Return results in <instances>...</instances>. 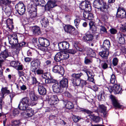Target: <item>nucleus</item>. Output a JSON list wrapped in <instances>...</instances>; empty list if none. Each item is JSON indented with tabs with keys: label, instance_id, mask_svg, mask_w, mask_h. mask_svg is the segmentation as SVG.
<instances>
[{
	"label": "nucleus",
	"instance_id": "1",
	"mask_svg": "<svg viewBox=\"0 0 126 126\" xmlns=\"http://www.w3.org/2000/svg\"><path fill=\"white\" fill-rule=\"evenodd\" d=\"M30 99L27 97L23 98L20 101L18 106L19 109L22 110H28L29 108V101Z\"/></svg>",
	"mask_w": 126,
	"mask_h": 126
},
{
	"label": "nucleus",
	"instance_id": "2",
	"mask_svg": "<svg viewBox=\"0 0 126 126\" xmlns=\"http://www.w3.org/2000/svg\"><path fill=\"white\" fill-rule=\"evenodd\" d=\"M28 12L32 17H35L37 16V5L36 3H33L28 6Z\"/></svg>",
	"mask_w": 126,
	"mask_h": 126
},
{
	"label": "nucleus",
	"instance_id": "3",
	"mask_svg": "<svg viewBox=\"0 0 126 126\" xmlns=\"http://www.w3.org/2000/svg\"><path fill=\"white\" fill-rule=\"evenodd\" d=\"M105 90L109 91L111 93L113 91V90L115 92L116 94H121L122 93V88L119 85L116 84H115L113 87V89L111 87H106L105 88Z\"/></svg>",
	"mask_w": 126,
	"mask_h": 126
},
{
	"label": "nucleus",
	"instance_id": "4",
	"mask_svg": "<svg viewBox=\"0 0 126 126\" xmlns=\"http://www.w3.org/2000/svg\"><path fill=\"white\" fill-rule=\"evenodd\" d=\"M8 38L9 43L12 47L16 45L18 42L17 35L16 33L9 35Z\"/></svg>",
	"mask_w": 126,
	"mask_h": 126
},
{
	"label": "nucleus",
	"instance_id": "5",
	"mask_svg": "<svg viewBox=\"0 0 126 126\" xmlns=\"http://www.w3.org/2000/svg\"><path fill=\"white\" fill-rule=\"evenodd\" d=\"M15 8L18 13L20 15L25 13L26 9L25 6L22 3H19L16 6Z\"/></svg>",
	"mask_w": 126,
	"mask_h": 126
},
{
	"label": "nucleus",
	"instance_id": "6",
	"mask_svg": "<svg viewBox=\"0 0 126 126\" xmlns=\"http://www.w3.org/2000/svg\"><path fill=\"white\" fill-rule=\"evenodd\" d=\"M79 8L81 10H86L90 11L91 10V7L89 3L86 1L82 2L80 4Z\"/></svg>",
	"mask_w": 126,
	"mask_h": 126
},
{
	"label": "nucleus",
	"instance_id": "7",
	"mask_svg": "<svg viewBox=\"0 0 126 126\" xmlns=\"http://www.w3.org/2000/svg\"><path fill=\"white\" fill-rule=\"evenodd\" d=\"M126 16V13L124 8L123 7H119L117 9L116 17L123 18L125 17Z\"/></svg>",
	"mask_w": 126,
	"mask_h": 126
},
{
	"label": "nucleus",
	"instance_id": "8",
	"mask_svg": "<svg viewBox=\"0 0 126 126\" xmlns=\"http://www.w3.org/2000/svg\"><path fill=\"white\" fill-rule=\"evenodd\" d=\"M38 41L40 45L42 47H47L50 45L49 41L46 38L40 37L38 39Z\"/></svg>",
	"mask_w": 126,
	"mask_h": 126
},
{
	"label": "nucleus",
	"instance_id": "9",
	"mask_svg": "<svg viewBox=\"0 0 126 126\" xmlns=\"http://www.w3.org/2000/svg\"><path fill=\"white\" fill-rule=\"evenodd\" d=\"M56 1L54 0H49L45 6V10L49 11L50 9L57 6Z\"/></svg>",
	"mask_w": 126,
	"mask_h": 126
},
{
	"label": "nucleus",
	"instance_id": "10",
	"mask_svg": "<svg viewBox=\"0 0 126 126\" xmlns=\"http://www.w3.org/2000/svg\"><path fill=\"white\" fill-rule=\"evenodd\" d=\"M53 71L55 73H58L63 75L64 73V70L63 67L58 65H55L53 68Z\"/></svg>",
	"mask_w": 126,
	"mask_h": 126
},
{
	"label": "nucleus",
	"instance_id": "11",
	"mask_svg": "<svg viewBox=\"0 0 126 126\" xmlns=\"http://www.w3.org/2000/svg\"><path fill=\"white\" fill-rule=\"evenodd\" d=\"M58 47L59 50H65L69 48V44L67 42L64 41L59 43L58 44Z\"/></svg>",
	"mask_w": 126,
	"mask_h": 126
},
{
	"label": "nucleus",
	"instance_id": "12",
	"mask_svg": "<svg viewBox=\"0 0 126 126\" xmlns=\"http://www.w3.org/2000/svg\"><path fill=\"white\" fill-rule=\"evenodd\" d=\"M61 87L58 83L54 84L52 86V89L53 91L57 93H62L63 91V89L61 88Z\"/></svg>",
	"mask_w": 126,
	"mask_h": 126
},
{
	"label": "nucleus",
	"instance_id": "13",
	"mask_svg": "<svg viewBox=\"0 0 126 126\" xmlns=\"http://www.w3.org/2000/svg\"><path fill=\"white\" fill-rule=\"evenodd\" d=\"M106 107L103 105H99V108L98 109L99 112L102 114L103 117H105L107 116V112L106 111Z\"/></svg>",
	"mask_w": 126,
	"mask_h": 126
},
{
	"label": "nucleus",
	"instance_id": "14",
	"mask_svg": "<svg viewBox=\"0 0 126 126\" xmlns=\"http://www.w3.org/2000/svg\"><path fill=\"white\" fill-rule=\"evenodd\" d=\"M93 36L92 34L86 33L83 37V40L84 41L89 43L93 40Z\"/></svg>",
	"mask_w": 126,
	"mask_h": 126
},
{
	"label": "nucleus",
	"instance_id": "15",
	"mask_svg": "<svg viewBox=\"0 0 126 126\" xmlns=\"http://www.w3.org/2000/svg\"><path fill=\"white\" fill-rule=\"evenodd\" d=\"M63 29L66 32L70 34H72L75 29L73 26L70 25H65L63 26Z\"/></svg>",
	"mask_w": 126,
	"mask_h": 126
},
{
	"label": "nucleus",
	"instance_id": "16",
	"mask_svg": "<svg viewBox=\"0 0 126 126\" xmlns=\"http://www.w3.org/2000/svg\"><path fill=\"white\" fill-rule=\"evenodd\" d=\"M83 74L81 73L78 74L74 73L71 75L72 78L71 79V81L73 84H74V83L76 82L77 80L80 79L79 78Z\"/></svg>",
	"mask_w": 126,
	"mask_h": 126
},
{
	"label": "nucleus",
	"instance_id": "17",
	"mask_svg": "<svg viewBox=\"0 0 126 126\" xmlns=\"http://www.w3.org/2000/svg\"><path fill=\"white\" fill-rule=\"evenodd\" d=\"M110 46V41L108 40H106L103 42V45L101 47L102 50H109Z\"/></svg>",
	"mask_w": 126,
	"mask_h": 126
},
{
	"label": "nucleus",
	"instance_id": "18",
	"mask_svg": "<svg viewBox=\"0 0 126 126\" xmlns=\"http://www.w3.org/2000/svg\"><path fill=\"white\" fill-rule=\"evenodd\" d=\"M112 102L113 106L116 108H120L121 106L120 104L118 101L115 99V97L112 95L110 96Z\"/></svg>",
	"mask_w": 126,
	"mask_h": 126
},
{
	"label": "nucleus",
	"instance_id": "19",
	"mask_svg": "<svg viewBox=\"0 0 126 126\" xmlns=\"http://www.w3.org/2000/svg\"><path fill=\"white\" fill-rule=\"evenodd\" d=\"M60 85L63 88H65V90L68 87V81L67 79L65 78H63L60 81Z\"/></svg>",
	"mask_w": 126,
	"mask_h": 126
},
{
	"label": "nucleus",
	"instance_id": "20",
	"mask_svg": "<svg viewBox=\"0 0 126 126\" xmlns=\"http://www.w3.org/2000/svg\"><path fill=\"white\" fill-rule=\"evenodd\" d=\"M9 55L8 57V59L10 61H12L18 58V55L15 52H13L12 53H9Z\"/></svg>",
	"mask_w": 126,
	"mask_h": 126
},
{
	"label": "nucleus",
	"instance_id": "21",
	"mask_svg": "<svg viewBox=\"0 0 126 126\" xmlns=\"http://www.w3.org/2000/svg\"><path fill=\"white\" fill-rule=\"evenodd\" d=\"M32 31L33 34L36 35H38L41 34V32L39 27L36 26L32 27Z\"/></svg>",
	"mask_w": 126,
	"mask_h": 126
},
{
	"label": "nucleus",
	"instance_id": "22",
	"mask_svg": "<svg viewBox=\"0 0 126 126\" xmlns=\"http://www.w3.org/2000/svg\"><path fill=\"white\" fill-rule=\"evenodd\" d=\"M9 53L7 49H5L4 50L1 51L0 54V58L5 60L6 58L8 57V55H9Z\"/></svg>",
	"mask_w": 126,
	"mask_h": 126
},
{
	"label": "nucleus",
	"instance_id": "23",
	"mask_svg": "<svg viewBox=\"0 0 126 126\" xmlns=\"http://www.w3.org/2000/svg\"><path fill=\"white\" fill-rule=\"evenodd\" d=\"M102 51L99 53V55L102 58L105 59H107L109 54V50H102Z\"/></svg>",
	"mask_w": 126,
	"mask_h": 126
},
{
	"label": "nucleus",
	"instance_id": "24",
	"mask_svg": "<svg viewBox=\"0 0 126 126\" xmlns=\"http://www.w3.org/2000/svg\"><path fill=\"white\" fill-rule=\"evenodd\" d=\"M83 16L84 18L89 20H92L94 18L93 14L84 11L83 14Z\"/></svg>",
	"mask_w": 126,
	"mask_h": 126
},
{
	"label": "nucleus",
	"instance_id": "25",
	"mask_svg": "<svg viewBox=\"0 0 126 126\" xmlns=\"http://www.w3.org/2000/svg\"><path fill=\"white\" fill-rule=\"evenodd\" d=\"M124 36V35L123 34L119 33L118 34V41L120 44H124L125 43Z\"/></svg>",
	"mask_w": 126,
	"mask_h": 126
},
{
	"label": "nucleus",
	"instance_id": "26",
	"mask_svg": "<svg viewBox=\"0 0 126 126\" xmlns=\"http://www.w3.org/2000/svg\"><path fill=\"white\" fill-rule=\"evenodd\" d=\"M103 3L102 0H95L93 3V6L97 9H100L101 6V4Z\"/></svg>",
	"mask_w": 126,
	"mask_h": 126
},
{
	"label": "nucleus",
	"instance_id": "27",
	"mask_svg": "<svg viewBox=\"0 0 126 126\" xmlns=\"http://www.w3.org/2000/svg\"><path fill=\"white\" fill-rule=\"evenodd\" d=\"M38 90L39 94L41 95H44L46 94V89L43 86H39L38 87Z\"/></svg>",
	"mask_w": 126,
	"mask_h": 126
},
{
	"label": "nucleus",
	"instance_id": "28",
	"mask_svg": "<svg viewBox=\"0 0 126 126\" xmlns=\"http://www.w3.org/2000/svg\"><path fill=\"white\" fill-rule=\"evenodd\" d=\"M7 27L10 29L14 28V26L13 24L12 20L10 18L7 19L5 21Z\"/></svg>",
	"mask_w": 126,
	"mask_h": 126
},
{
	"label": "nucleus",
	"instance_id": "29",
	"mask_svg": "<svg viewBox=\"0 0 126 126\" xmlns=\"http://www.w3.org/2000/svg\"><path fill=\"white\" fill-rule=\"evenodd\" d=\"M86 82L85 81L83 80L78 79L77 80L76 82L74 83V84H73L75 86H83L86 84Z\"/></svg>",
	"mask_w": 126,
	"mask_h": 126
},
{
	"label": "nucleus",
	"instance_id": "30",
	"mask_svg": "<svg viewBox=\"0 0 126 126\" xmlns=\"http://www.w3.org/2000/svg\"><path fill=\"white\" fill-rule=\"evenodd\" d=\"M62 53L58 52L55 55L54 58V59L57 62H59L63 60Z\"/></svg>",
	"mask_w": 126,
	"mask_h": 126
},
{
	"label": "nucleus",
	"instance_id": "31",
	"mask_svg": "<svg viewBox=\"0 0 126 126\" xmlns=\"http://www.w3.org/2000/svg\"><path fill=\"white\" fill-rule=\"evenodd\" d=\"M58 99V97L56 95H53L51 96L50 97L49 101L51 103V104L54 105L56 104Z\"/></svg>",
	"mask_w": 126,
	"mask_h": 126
},
{
	"label": "nucleus",
	"instance_id": "32",
	"mask_svg": "<svg viewBox=\"0 0 126 126\" xmlns=\"http://www.w3.org/2000/svg\"><path fill=\"white\" fill-rule=\"evenodd\" d=\"M8 5H4L2 6H0V8L6 13H10L11 11V8L9 6H7Z\"/></svg>",
	"mask_w": 126,
	"mask_h": 126
},
{
	"label": "nucleus",
	"instance_id": "33",
	"mask_svg": "<svg viewBox=\"0 0 126 126\" xmlns=\"http://www.w3.org/2000/svg\"><path fill=\"white\" fill-rule=\"evenodd\" d=\"M42 26L45 27L48 24V19L45 17L42 18L41 21Z\"/></svg>",
	"mask_w": 126,
	"mask_h": 126
},
{
	"label": "nucleus",
	"instance_id": "34",
	"mask_svg": "<svg viewBox=\"0 0 126 126\" xmlns=\"http://www.w3.org/2000/svg\"><path fill=\"white\" fill-rule=\"evenodd\" d=\"M107 5L106 3L104 2L103 1V3L101 4V7L100 8L101 10L102 11L105 12V16L107 17V16H106V14L107 13Z\"/></svg>",
	"mask_w": 126,
	"mask_h": 126
},
{
	"label": "nucleus",
	"instance_id": "35",
	"mask_svg": "<svg viewBox=\"0 0 126 126\" xmlns=\"http://www.w3.org/2000/svg\"><path fill=\"white\" fill-rule=\"evenodd\" d=\"M40 60L38 59H36L35 61H32L31 63V67L36 68L38 67V65H40Z\"/></svg>",
	"mask_w": 126,
	"mask_h": 126
},
{
	"label": "nucleus",
	"instance_id": "36",
	"mask_svg": "<svg viewBox=\"0 0 126 126\" xmlns=\"http://www.w3.org/2000/svg\"><path fill=\"white\" fill-rule=\"evenodd\" d=\"M87 75L88 77V79L90 81L93 82L94 80V74L92 72H91L89 71L87 74Z\"/></svg>",
	"mask_w": 126,
	"mask_h": 126
},
{
	"label": "nucleus",
	"instance_id": "37",
	"mask_svg": "<svg viewBox=\"0 0 126 126\" xmlns=\"http://www.w3.org/2000/svg\"><path fill=\"white\" fill-rule=\"evenodd\" d=\"M11 2V1L9 0H0V6L4 5L10 4Z\"/></svg>",
	"mask_w": 126,
	"mask_h": 126
},
{
	"label": "nucleus",
	"instance_id": "38",
	"mask_svg": "<svg viewBox=\"0 0 126 126\" xmlns=\"http://www.w3.org/2000/svg\"><path fill=\"white\" fill-rule=\"evenodd\" d=\"M1 91L2 94V97L3 98L4 97L5 94H9L10 92V91L7 89L6 87L2 88L1 89Z\"/></svg>",
	"mask_w": 126,
	"mask_h": 126
},
{
	"label": "nucleus",
	"instance_id": "39",
	"mask_svg": "<svg viewBox=\"0 0 126 126\" xmlns=\"http://www.w3.org/2000/svg\"><path fill=\"white\" fill-rule=\"evenodd\" d=\"M95 52L92 49L90 48L87 54L88 56L92 57H94L95 56Z\"/></svg>",
	"mask_w": 126,
	"mask_h": 126
},
{
	"label": "nucleus",
	"instance_id": "40",
	"mask_svg": "<svg viewBox=\"0 0 126 126\" xmlns=\"http://www.w3.org/2000/svg\"><path fill=\"white\" fill-rule=\"evenodd\" d=\"M11 126H19L21 124L20 120H13L11 121Z\"/></svg>",
	"mask_w": 126,
	"mask_h": 126
},
{
	"label": "nucleus",
	"instance_id": "41",
	"mask_svg": "<svg viewBox=\"0 0 126 126\" xmlns=\"http://www.w3.org/2000/svg\"><path fill=\"white\" fill-rule=\"evenodd\" d=\"M29 96L30 98L32 101L37 100V98L34 95L33 91H31L29 93Z\"/></svg>",
	"mask_w": 126,
	"mask_h": 126
},
{
	"label": "nucleus",
	"instance_id": "42",
	"mask_svg": "<svg viewBox=\"0 0 126 126\" xmlns=\"http://www.w3.org/2000/svg\"><path fill=\"white\" fill-rule=\"evenodd\" d=\"M66 108L69 109L73 108L74 107V105L72 103L70 102L67 101L65 105Z\"/></svg>",
	"mask_w": 126,
	"mask_h": 126
},
{
	"label": "nucleus",
	"instance_id": "43",
	"mask_svg": "<svg viewBox=\"0 0 126 126\" xmlns=\"http://www.w3.org/2000/svg\"><path fill=\"white\" fill-rule=\"evenodd\" d=\"M90 118L92 119L93 121L96 123L98 122L99 121L100 118L99 117L91 115Z\"/></svg>",
	"mask_w": 126,
	"mask_h": 126
},
{
	"label": "nucleus",
	"instance_id": "44",
	"mask_svg": "<svg viewBox=\"0 0 126 126\" xmlns=\"http://www.w3.org/2000/svg\"><path fill=\"white\" fill-rule=\"evenodd\" d=\"M45 83H58L57 81L55 80L52 79L51 78L49 79H45Z\"/></svg>",
	"mask_w": 126,
	"mask_h": 126
},
{
	"label": "nucleus",
	"instance_id": "45",
	"mask_svg": "<svg viewBox=\"0 0 126 126\" xmlns=\"http://www.w3.org/2000/svg\"><path fill=\"white\" fill-rule=\"evenodd\" d=\"M117 81L115 75L114 74H112L110 76V83L112 84H114L115 82H116Z\"/></svg>",
	"mask_w": 126,
	"mask_h": 126
},
{
	"label": "nucleus",
	"instance_id": "46",
	"mask_svg": "<svg viewBox=\"0 0 126 126\" xmlns=\"http://www.w3.org/2000/svg\"><path fill=\"white\" fill-rule=\"evenodd\" d=\"M92 62V60L90 59L88 56L86 57L84 59V63L86 64H89Z\"/></svg>",
	"mask_w": 126,
	"mask_h": 126
},
{
	"label": "nucleus",
	"instance_id": "47",
	"mask_svg": "<svg viewBox=\"0 0 126 126\" xmlns=\"http://www.w3.org/2000/svg\"><path fill=\"white\" fill-rule=\"evenodd\" d=\"M28 112L27 114V115L29 117H30L32 116L33 114V110L31 108L29 109L28 110H26Z\"/></svg>",
	"mask_w": 126,
	"mask_h": 126
},
{
	"label": "nucleus",
	"instance_id": "48",
	"mask_svg": "<svg viewBox=\"0 0 126 126\" xmlns=\"http://www.w3.org/2000/svg\"><path fill=\"white\" fill-rule=\"evenodd\" d=\"M73 121L75 122H77L81 119V118L79 116L73 115L72 117Z\"/></svg>",
	"mask_w": 126,
	"mask_h": 126
},
{
	"label": "nucleus",
	"instance_id": "49",
	"mask_svg": "<svg viewBox=\"0 0 126 126\" xmlns=\"http://www.w3.org/2000/svg\"><path fill=\"white\" fill-rule=\"evenodd\" d=\"M119 60L117 58L115 57L113 58L112 61V64L113 66H116L118 64Z\"/></svg>",
	"mask_w": 126,
	"mask_h": 126
},
{
	"label": "nucleus",
	"instance_id": "50",
	"mask_svg": "<svg viewBox=\"0 0 126 126\" xmlns=\"http://www.w3.org/2000/svg\"><path fill=\"white\" fill-rule=\"evenodd\" d=\"M63 60L66 59L68 58L69 57V55L67 53H62Z\"/></svg>",
	"mask_w": 126,
	"mask_h": 126
},
{
	"label": "nucleus",
	"instance_id": "51",
	"mask_svg": "<svg viewBox=\"0 0 126 126\" xmlns=\"http://www.w3.org/2000/svg\"><path fill=\"white\" fill-rule=\"evenodd\" d=\"M100 30L101 31L103 32L104 33H107V30L106 28L103 26H100Z\"/></svg>",
	"mask_w": 126,
	"mask_h": 126
},
{
	"label": "nucleus",
	"instance_id": "52",
	"mask_svg": "<svg viewBox=\"0 0 126 126\" xmlns=\"http://www.w3.org/2000/svg\"><path fill=\"white\" fill-rule=\"evenodd\" d=\"M75 47L76 49L80 51L83 52L84 51V49L83 47H80L77 46V45H75Z\"/></svg>",
	"mask_w": 126,
	"mask_h": 126
},
{
	"label": "nucleus",
	"instance_id": "53",
	"mask_svg": "<svg viewBox=\"0 0 126 126\" xmlns=\"http://www.w3.org/2000/svg\"><path fill=\"white\" fill-rule=\"evenodd\" d=\"M80 20L79 18H77L74 20V23L76 26H77V28H78L77 26H78L80 23Z\"/></svg>",
	"mask_w": 126,
	"mask_h": 126
},
{
	"label": "nucleus",
	"instance_id": "54",
	"mask_svg": "<svg viewBox=\"0 0 126 126\" xmlns=\"http://www.w3.org/2000/svg\"><path fill=\"white\" fill-rule=\"evenodd\" d=\"M10 64L11 66L14 67H16L18 66V63L14 61L10 63Z\"/></svg>",
	"mask_w": 126,
	"mask_h": 126
},
{
	"label": "nucleus",
	"instance_id": "55",
	"mask_svg": "<svg viewBox=\"0 0 126 126\" xmlns=\"http://www.w3.org/2000/svg\"><path fill=\"white\" fill-rule=\"evenodd\" d=\"M19 113V111L17 109H14L13 111V115L14 116H17Z\"/></svg>",
	"mask_w": 126,
	"mask_h": 126
},
{
	"label": "nucleus",
	"instance_id": "56",
	"mask_svg": "<svg viewBox=\"0 0 126 126\" xmlns=\"http://www.w3.org/2000/svg\"><path fill=\"white\" fill-rule=\"evenodd\" d=\"M32 82L33 84H36L38 83L35 77H32Z\"/></svg>",
	"mask_w": 126,
	"mask_h": 126
},
{
	"label": "nucleus",
	"instance_id": "57",
	"mask_svg": "<svg viewBox=\"0 0 126 126\" xmlns=\"http://www.w3.org/2000/svg\"><path fill=\"white\" fill-rule=\"evenodd\" d=\"M67 52L69 53L74 54L76 52V51L75 49H69L68 50Z\"/></svg>",
	"mask_w": 126,
	"mask_h": 126
},
{
	"label": "nucleus",
	"instance_id": "58",
	"mask_svg": "<svg viewBox=\"0 0 126 126\" xmlns=\"http://www.w3.org/2000/svg\"><path fill=\"white\" fill-rule=\"evenodd\" d=\"M90 30L93 33H95L97 31V28L96 26H93L92 27L90 28Z\"/></svg>",
	"mask_w": 126,
	"mask_h": 126
},
{
	"label": "nucleus",
	"instance_id": "59",
	"mask_svg": "<svg viewBox=\"0 0 126 126\" xmlns=\"http://www.w3.org/2000/svg\"><path fill=\"white\" fill-rule=\"evenodd\" d=\"M44 71L40 69H38L36 71V73L38 75H42L43 74Z\"/></svg>",
	"mask_w": 126,
	"mask_h": 126
},
{
	"label": "nucleus",
	"instance_id": "60",
	"mask_svg": "<svg viewBox=\"0 0 126 126\" xmlns=\"http://www.w3.org/2000/svg\"><path fill=\"white\" fill-rule=\"evenodd\" d=\"M101 66L102 68L104 69H106L108 67V64L106 63H102L101 64Z\"/></svg>",
	"mask_w": 126,
	"mask_h": 126
},
{
	"label": "nucleus",
	"instance_id": "61",
	"mask_svg": "<svg viewBox=\"0 0 126 126\" xmlns=\"http://www.w3.org/2000/svg\"><path fill=\"white\" fill-rule=\"evenodd\" d=\"M32 59V58L31 57H26L24 58V60L26 62L28 63L31 61Z\"/></svg>",
	"mask_w": 126,
	"mask_h": 126
},
{
	"label": "nucleus",
	"instance_id": "62",
	"mask_svg": "<svg viewBox=\"0 0 126 126\" xmlns=\"http://www.w3.org/2000/svg\"><path fill=\"white\" fill-rule=\"evenodd\" d=\"M110 33L112 34H114L116 33L117 30L113 28H112L110 30Z\"/></svg>",
	"mask_w": 126,
	"mask_h": 126
},
{
	"label": "nucleus",
	"instance_id": "63",
	"mask_svg": "<svg viewBox=\"0 0 126 126\" xmlns=\"http://www.w3.org/2000/svg\"><path fill=\"white\" fill-rule=\"evenodd\" d=\"M89 25L90 26V28L93 27V26H95V23L92 21H90L89 23Z\"/></svg>",
	"mask_w": 126,
	"mask_h": 126
},
{
	"label": "nucleus",
	"instance_id": "64",
	"mask_svg": "<svg viewBox=\"0 0 126 126\" xmlns=\"http://www.w3.org/2000/svg\"><path fill=\"white\" fill-rule=\"evenodd\" d=\"M64 95L68 97H70L71 96V95L67 91L65 92L64 93Z\"/></svg>",
	"mask_w": 126,
	"mask_h": 126
}]
</instances>
